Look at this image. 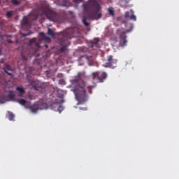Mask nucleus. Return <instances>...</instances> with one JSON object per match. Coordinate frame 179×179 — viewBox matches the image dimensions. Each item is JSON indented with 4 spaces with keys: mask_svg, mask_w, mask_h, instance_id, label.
Here are the masks:
<instances>
[{
    "mask_svg": "<svg viewBox=\"0 0 179 179\" xmlns=\"http://www.w3.org/2000/svg\"><path fill=\"white\" fill-rule=\"evenodd\" d=\"M108 12L110 16H114L115 13L114 10H113V8H108Z\"/></svg>",
    "mask_w": 179,
    "mask_h": 179,
    "instance_id": "25",
    "label": "nucleus"
},
{
    "mask_svg": "<svg viewBox=\"0 0 179 179\" xmlns=\"http://www.w3.org/2000/svg\"><path fill=\"white\" fill-rule=\"evenodd\" d=\"M39 36H41V37H43V40H45V41H48V43H50V41H51V38H50V37L47 36V35H45V34L44 32H41L39 34Z\"/></svg>",
    "mask_w": 179,
    "mask_h": 179,
    "instance_id": "15",
    "label": "nucleus"
},
{
    "mask_svg": "<svg viewBox=\"0 0 179 179\" xmlns=\"http://www.w3.org/2000/svg\"><path fill=\"white\" fill-rule=\"evenodd\" d=\"M37 38H33L29 41L30 45H35L36 48H40V43H37Z\"/></svg>",
    "mask_w": 179,
    "mask_h": 179,
    "instance_id": "13",
    "label": "nucleus"
},
{
    "mask_svg": "<svg viewBox=\"0 0 179 179\" xmlns=\"http://www.w3.org/2000/svg\"><path fill=\"white\" fill-rule=\"evenodd\" d=\"M15 90L17 92L20 97H23L24 93H26V90L23 87H17Z\"/></svg>",
    "mask_w": 179,
    "mask_h": 179,
    "instance_id": "12",
    "label": "nucleus"
},
{
    "mask_svg": "<svg viewBox=\"0 0 179 179\" xmlns=\"http://www.w3.org/2000/svg\"><path fill=\"white\" fill-rule=\"evenodd\" d=\"M7 118H8L10 121H13L15 118V115L10 112H8L7 115Z\"/></svg>",
    "mask_w": 179,
    "mask_h": 179,
    "instance_id": "19",
    "label": "nucleus"
},
{
    "mask_svg": "<svg viewBox=\"0 0 179 179\" xmlns=\"http://www.w3.org/2000/svg\"><path fill=\"white\" fill-rule=\"evenodd\" d=\"M22 27H29L30 24L29 23V20L27 17H24L22 21L21 22Z\"/></svg>",
    "mask_w": 179,
    "mask_h": 179,
    "instance_id": "14",
    "label": "nucleus"
},
{
    "mask_svg": "<svg viewBox=\"0 0 179 179\" xmlns=\"http://www.w3.org/2000/svg\"><path fill=\"white\" fill-rule=\"evenodd\" d=\"M8 43H12L13 42H12V41L8 40Z\"/></svg>",
    "mask_w": 179,
    "mask_h": 179,
    "instance_id": "31",
    "label": "nucleus"
},
{
    "mask_svg": "<svg viewBox=\"0 0 179 179\" xmlns=\"http://www.w3.org/2000/svg\"><path fill=\"white\" fill-rule=\"evenodd\" d=\"M107 79V73L97 71L92 73L94 83H103Z\"/></svg>",
    "mask_w": 179,
    "mask_h": 179,
    "instance_id": "6",
    "label": "nucleus"
},
{
    "mask_svg": "<svg viewBox=\"0 0 179 179\" xmlns=\"http://www.w3.org/2000/svg\"><path fill=\"white\" fill-rule=\"evenodd\" d=\"M3 71L6 73H7V75H8V76H12V71H13V69H12V67H10V66L9 64H6L4 68H3ZM10 72H9V71Z\"/></svg>",
    "mask_w": 179,
    "mask_h": 179,
    "instance_id": "10",
    "label": "nucleus"
},
{
    "mask_svg": "<svg viewBox=\"0 0 179 179\" xmlns=\"http://www.w3.org/2000/svg\"><path fill=\"white\" fill-rule=\"evenodd\" d=\"M125 17H126V19H128V17H129V19L131 20H134V22H136V16H135V15H134V10H130V11L126 12Z\"/></svg>",
    "mask_w": 179,
    "mask_h": 179,
    "instance_id": "9",
    "label": "nucleus"
},
{
    "mask_svg": "<svg viewBox=\"0 0 179 179\" xmlns=\"http://www.w3.org/2000/svg\"><path fill=\"white\" fill-rule=\"evenodd\" d=\"M0 2H1V0H0Z\"/></svg>",
    "mask_w": 179,
    "mask_h": 179,
    "instance_id": "35",
    "label": "nucleus"
},
{
    "mask_svg": "<svg viewBox=\"0 0 179 179\" xmlns=\"http://www.w3.org/2000/svg\"><path fill=\"white\" fill-rule=\"evenodd\" d=\"M29 83L35 90H41L43 89V84L37 80H29Z\"/></svg>",
    "mask_w": 179,
    "mask_h": 179,
    "instance_id": "8",
    "label": "nucleus"
},
{
    "mask_svg": "<svg viewBox=\"0 0 179 179\" xmlns=\"http://www.w3.org/2000/svg\"><path fill=\"white\" fill-rule=\"evenodd\" d=\"M71 83L72 85H75L74 93L77 100L79 101L86 99V90L92 94V90L96 87V85H90L82 80V73H79L78 76L71 80Z\"/></svg>",
    "mask_w": 179,
    "mask_h": 179,
    "instance_id": "1",
    "label": "nucleus"
},
{
    "mask_svg": "<svg viewBox=\"0 0 179 179\" xmlns=\"http://www.w3.org/2000/svg\"><path fill=\"white\" fill-rule=\"evenodd\" d=\"M80 110H86V109L80 108Z\"/></svg>",
    "mask_w": 179,
    "mask_h": 179,
    "instance_id": "34",
    "label": "nucleus"
},
{
    "mask_svg": "<svg viewBox=\"0 0 179 179\" xmlns=\"http://www.w3.org/2000/svg\"><path fill=\"white\" fill-rule=\"evenodd\" d=\"M11 3H13V5H20V1H17V0H10Z\"/></svg>",
    "mask_w": 179,
    "mask_h": 179,
    "instance_id": "23",
    "label": "nucleus"
},
{
    "mask_svg": "<svg viewBox=\"0 0 179 179\" xmlns=\"http://www.w3.org/2000/svg\"><path fill=\"white\" fill-rule=\"evenodd\" d=\"M83 10L87 13L90 10L94 9L93 12L88 13L90 19L92 20H99L101 19L103 14L100 10H101V6L96 0H89L87 3L83 4Z\"/></svg>",
    "mask_w": 179,
    "mask_h": 179,
    "instance_id": "2",
    "label": "nucleus"
},
{
    "mask_svg": "<svg viewBox=\"0 0 179 179\" xmlns=\"http://www.w3.org/2000/svg\"><path fill=\"white\" fill-rule=\"evenodd\" d=\"M126 3H129V0H124Z\"/></svg>",
    "mask_w": 179,
    "mask_h": 179,
    "instance_id": "30",
    "label": "nucleus"
},
{
    "mask_svg": "<svg viewBox=\"0 0 179 179\" xmlns=\"http://www.w3.org/2000/svg\"><path fill=\"white\" fill-rule=\"evenodd\" d=\"M73 34H75V29L73 28H69L59 34V41L60 45H62L60 52H65L66 51V47L69 45V41L73 37Z\"/></svg>",
    "mask_w": 179,
    "mask_h": 179,
    "instance_id": "3",
    "label": "nucleus"
},
{
    "mask_svg": "<svg viewBox=\"0 0 179 179\" xmlns=\"http://www.w3.org/2000/svg\"><path fill=\"white\" fill-rule=\"evenodd\" d=\"M73 2L78 3V2H83V0H73Z\"/></svg>",
    "mask_w": 179,
    "mask_h": 179,
    "instance_id": "29",
    "label": "nucleus"
},
{
    "mask_svg": "<svg viewBox=\"0 0 179 179\" xmlns=\"http://www.w3.org/2000/svg\"><path fill=\"white\" fill-rule=\"evenodd\" d=\"M13 16V11H8L6 13V17L9 19Z\"/></svg>",
    "mask_w": 179,
    "mask_h": 179,
    "instance_id": "24",
    "label": "nucleus"
},
{
    "mask_svg": "<svg viewBox=\"0 0 179 179\" xmlns=\"http://www.w3.org/2000/svg\"><path fill=\"white\" fill-rule=\"evenodd\" d=\"M21 58L23 61H27V57L23 53H21Z\"/></svg>",
    "mask_w": 179,
    "mask_h": 179,
    "instance_id": "26",
    "label": "nucleus"
},
{
    "mask_svg": "<svg viewBox=\"0 0 179 179\" xmlns=\"http://www.w3.org/2000/svg\"><path fill=\"white\" fill-rule=\"evenodd\" d=\"M2 55V50H1V49H0V55Z\"/></svg>",
    "mask_w": 179,
    "mask_h": 179,
    "instance_id": "33",
    "label": "nucleus"
},
{
    "mask_svg": "<svg viewBox=\"0 0 179 179\" xmlns=\"http://www.w3.org/2000/svg\"><path fill=\"white\" fill-rule=\"evenodd\" d=\"M48 36H50V37H52V38H55V34L54 33L52 29L48 28Z\"/></svg>",
    "mask_w": 179,
    "mask_h": 179,
    "instance_id": "18",
    "label": "nucleus"
},
{
    "mask_svg": "<svg viewBox=\"0 0 179 179\" xmlns=\"http://www.w3.org/2000/svg\"><path fill=\"white\" fill-rule=\"evenodd\" d=\"M45 48H47L48 47V45L45 44Z\"/></svg>",
    "mask_w": 179,
    "mask_h": 179,
    "instance_id": "32",
    "label": "nucleus"
},
{
    "mask_svg": "<svg viewBox=\"0 0 179 179\" xmlns=\"http://www.w3.org/2000/svg\"><path fill=\"white\" fill-rule=\"evenodd\" d=\"M117 59H114L113 55H108L107 56V59L103 60V66L114 69V68H117Z\"/></svg>",
    "mask_w": 179,
    "mask_h": 179,
    "instance_id": "7",
    "label": "nucleus"
},
{
    "mask_svg": "<svg viewBox=\"0 0 179 179\" xmlns=\"http://www.w3.org/2000/svg\"><path fill=\"white\" fill-rule=\"evenodd\" d=\"M132 25H130V29H127L126 31H124L123 28H120L119 29H117L116 34L119 36V45L120 47H125V45H127V43H128V41H127V33H130V31H132Z\"/></svg>",
    "mask_w": 179,
    "mask_h": 179,
    "instance_id": "5",
    "label": "nucleus"
},
{
    "mask_svg": "<svg viewBox=\"0 0 179 179\" xmlns=\"http://www.w3.org/2000/svg\"><path fill=\"white\" fill-rule=\"evenodd\" d=\"M100 41V39L99 38H95L93 41H91V48H93L95 45H97L99 44V42Z\"/></svg>",
    "mask_w": 179,
    "mask_h": 179,
    "instance_id": "16",
    "label": "nucleus"
},
{
    "mask_svg": "<svg viewBox=\"0 0 179 179\" xmlns=\"http://www.w3.org/2000/svg\"><path fill=\"white\" fill-rule=\"evenodd\" d=\"M87 19V18L85 16H83V23L84 25L86 26V27H87L90 26L89 22H87V21H86Z\"/></svg>",
    "mask_w": 179,
    "mask_h": 179,
    "instance_id": "22",
    "label": "nucleus"
},
{
    "mask_svg": "<svg viewBox=\"0 0 179 179\" xmlns=\"http://www.w3.org/2000/svg\"><path fill=\"white\" fill-rule=\"evenodd\" d=\"M30 34H31V33L21 34V35L22 36V37H27V36H30Z\"/></svg>",
    "mask_w": 179,
    "mask_h": 179,
    "instance_id": "28",
    "label": "nucleus"
},
{
    "mask_svg": "<svg viewBox=\"0 0 179 179\" xmlns=\"http://www.w3.org/2000/svg\"><path fill=\"white\" fill-rule=\"evenodd\" d=\"M30 110H31V113H37V111H38V110H40V107L38 106V102H36L34 104L31 106Z\"/></svg>",
    "mask_w": 179,
    "mask_h": 179,
    "instance_id": "11",
    "label": "nucleus"
},
{
    "mask_svg": "<svg viewBox=\"0 0 179 179\" xmlns=\"http://www.w3.org/2000/svg\"><path fill=\"white\" fill-rule=\"evenodd\" d=\"M17 103L21 104V106H26V104L27 103V101H26L23 99L17 100Z\"/></svg>",
    "mask_w": 179,
    "mask_h": 179,
    "instance_id": "21",
    "label": "nucleus"
},
{
    "mask_svg": "<svg viewBox=\"0 0 179 179\" xmlns=\"http://www.w3.org/2000/svg\"><path fill=\"white\" fill-rule=\"evenodd\" d=\"M39 9L43 15H46V17L49 20H51L52 22H58V14L51 9L50 4L47 1H42L39 6Z\"/></svg>",
    "mask_w": 179,
    "mask_h": 179,
    "instance_id": "4",
    "label": "nucleus"
},
{
    "mask_svg": "<svg viewBox=\"0 0 179 179\" xmlns=\"http://www.w3.org/2000/svg\"><path fill=\"white\" fill-rule=\"evenodd\" d=\"M39 106V110H45L47 108V103L43 102H38Z\"/></svg>",
    "mask_w": 179,
    "mask_h": 179,
    "instance_id": "17",
    "label": "nucleus"
},
{
    "mask_svg": "<svg viewBox=\"0 0 179 179\" xmlns=\"http://www.w3.org/2000/svg\"><path fill=\"white\" fill-rule=\"evenodd\" d=\"M64 110V107H62V106H58V111L59 113H62V111Z\"/></svg>",
    "mask_w": 179,
    "mask_h": 179,
    "instance_id": "27",
    "label": "nucleus"
},
{
    "mask_svg": "<svg viewBox=\"0 0 179 179\" xmlns=\"http://www.w3.org/2000/svg\"><path fill=\"white\" fill-rule=\"evenodd\" d=\"M8 97L10 100H15V92L9 91Z\"/></svg>",
    "mask_w": 179,
    "mask_h": 179,
    "instance_id": "20",
    "label": "nucleus"
}]
</instances>
